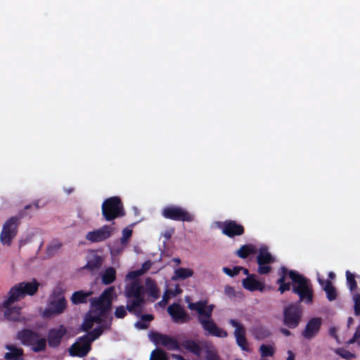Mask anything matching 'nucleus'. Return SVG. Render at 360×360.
<instances>
[{"label":"nucleus","mask_w":360,"mask_h":360,"mask_svg":"<svg viewBox=\"0 0 360 360\" xmlns=\"http://www.w3.org/2000/svg\"><path fill=\"white\" fill-rule=\"evenodd\" d=\"M116 297L115 289L110 287L104 290L98 298L91 300V309L86 314L83 323L84 330L91 329L94 324L99 325L92 332L79 338L70 348L72 356L83 357L91 349V343L98 338L102 333L103 329L100 324L105 316L106 312L110 309L112 299Z\"/></svg>","instance_id":"nucleus-1"},{"label":"nucleus","mask_w":360,"mask_h":360,"mask_svg":"<svg viewBox=\"0 0 360 360\" xmlns=\"http://www.w3.org/2000/svg\"><path fill=\"white\" fill-rule=\"evenodd\" d=\"M39 283L36 280L21 282L12 287L8 292V297L0 309H4V314L6 319L13 321H23L25 317L20 313V308L11 307L17 301L20 300L26 295H33L38 290Z\"/></svg>","instance_id":"nucleus-2"},{"label":"nucleus","mask_w":360,"mask_h":360,"mask_svg":"<svg viewBox=\"0 0 360 360\" xmlns=\"http://www.w3.org/2000/svg\"><path fill=\"white\" fill-rule=\"evenodd\" d=\"M185 300L188 303V308L197 313L198 320L207 334L218 338L227 337V332L219 328L212 319V311L214 309V304H208L206 300H200L194 303L190 302L188 297H186Z\"/></svg>","instance_id":"nucleus-3"},{"label":"nucleus","mask_w":360,"mask_h":360,"mask_svg":"<svg viewBox=\"0 0 360 360\" xmlns=\"http://www.w3.org/2000/svg\"><path fill=\"white\" fill-rule=\"evenodd\" d=\"M288 276L292 281L293 291L299 295L300 300L307 303L311 302L312 292L308 281L301 275L294 271L288 272L284 268L282 269V276L278 281V283L280 284L278 290L281 292L283 293L290 288V283L286 282Z\"/></svg>","instance_id":"nucleus-4"},{"label":"nucleus","mask_w":360,"mask_h":360,"mask_svg":"<svg viewBox=\"0 0 360 360\" xmlns=\"http://www.w3.org/2000/svg\"><path fill=\"white\" fill-rule=\"evenodd\" d=\"M141 275V272L137 270L129 272L126 276L127 281H131L125 289L127 309L129 312L135 314L139 312V309L144 302L143 286L137 279Z\"/></svg>","instance_id":"nucleus-5"},{"label":"nucleus","mask_w":360,"mask_h":360,"mask_svg":"<svg viewBox=\"0 0 360 360\" xmlns=\"http://www.w3.org/2000/svg\"><path fill=\"white\" fill-rule=\"evenodd\" d=\"M101 213L106 221L124 217L126 211L121 198L115 195L105 199L101 205Z\"/></svg>","instance_id":"nucleus-6"},{"label":"nucleus","mask_w":360,"mask_h":360,"mask_svg":"<svg viewBox=\"0 0 360 360\" xmlns=\"http://www.w3.org/2000/svg\"><path fill=\"white\" fill-rule=\"evenodd\" d=\"M17 339L34 352H44L46 348V338L39 332L27 329L22 330L18 333Z\"/></svg>","instance_id":"nucleus-7"},{"label":"nucleus","mask_w":360,"mask_h":360,"mask_svg":"<svg viewBox=\"0 0 360 360\" xmlns=\"http://www.w3.org/2000/svg\"><path fill=\"white\" fill-rule=\"evenodd\" d=\"M162 215L165 219L183 222H192L195 220V217L193 212L186 208L174 205L163 207Z\"/></svg>","instance_id":"nucleus-8"},{"label":"nucleus","mask_w":360,"mask_h":360,"mask_svg":"<svg viewBox=\"0 0 360 360\" xmlns=\"http://www.w3.org/2000/svg\"><path fill=\"white\" fill-rule=\"evenodd\" d=\"M66 307V301L63 295L60 294L51 296L46 309L43 311L44 317H51L61 314Z\"/></svg>","instance_id":"nucleus-9"},{"label":"nucleus","mask_w":360,"mask_h":360,"mask_svg":"<svg viewBox=\"0 0 360 360\" xmlns=\"http://www.w3.org/2000/svg\"><path fill=\"white\" fill-rule=\"evenodd\" d=\"M257 262L258 264V273L266 274L270 272V264L275 261L274 257L269 252L267 247L261 245L257 248Z\"/></svg>","instance_id":"nucleus-10"},{"label":"nucleus","mask_w":360,"mask_h":360,"mask_svg":"<svg viewBox=\"0 0 360 360\" xmlns=\"http://www.w3.org/2000/svg\"><path fill=\"white\" fill-rule=\"evenodd\" d=\"M302 309L298 304H290L283 311L284 323L288 327L296 328L302 318Z\"/></svg>","instance_id":"nucleus-11"},{"label":"nucleus","mask_w":360,"mask_h":360,"mask_svg":"<svg viewBox=\"0 0 360 360\" xmlns=\"http://www.w3.org/2000/svg\"><path fill=\"white\" fill-rule=\"evenodd\" d=\"M230 325L234 328L233 335L236 338L237 345L245 352H250L249 344L246 339V330L245 326L236 319L229 320Z\"/></svg>","instance_id":"nucleus-12"},{"label":"nucleus","mask_w":360,"mask_h":360,"mask_svg":"<svg viewBox=\"0 0 360 360\" xmlns=\"http://www.w3.org/2000/svg\"><path fill=\"white\" fill-rule=\"evenodd\" d=\"M150 340L156 345H162L169 350L179 349V344L174 338L159 333L149 334Z\"/></svg>","instance_id":"nucleus-13"},{"label":"nucleus","mask_w":360,"mask_h":360,"mask_svg":"<svg viewBox=\"0 0 360 360\" xmlns=\"http://www.w3.org/2000/svg\"><path fill=\"white\" fill-rule=\"evenodd\" d=\"M321 324L322 319L321 318L315 317L311 319L306 324L305 328L302 332L304 338L307 340L314 338L318 334Z\"/></svg>","instance_id":"nucleus-14"},{"label":"nucleus","mask_w":360,"mask_h":360,"mask_svg":"<svg viewBox=\"0 0 360 360\" xmlns=\"http://www.w3.org/2000/svg\"><path fill=\"white\" fill-rule=\"evenodd\" d=\"M112 231L113 230L111 226H102L92 232L88 233L86 238L91 242H100L110 237Z\"/></svg>","instance_id":"nucleus-15"},{"label":"nucleus","mask_w":360,"mask_h":360,"mask_svg":"<svg viewBox=\"0 0 360 360\" xmlns=\"http://www.w3.org/2000/svg\"><path fill=\"white\" fill-rule=\"evenodd\" d=\"M167 311L176 322H186L190 319V316L187 314L184 309L178 304H174L169 306Z\"/></svg>","instance_id":"nucleus-16"},{"label":"nucleus","mask_w":360,"mask_h":360,"mask_svg":"<svg viewBox=\"0 0 360 360\" xmlns=\"http://www.w3.org/2000/svg\"><path fill=\"white\" fill-rule=\"evenodd\" d=\"M66 330L63 326L53 328L49 330L48 334L49 345L51 347H56L59 345L62 337L65 334Z\"/></svg>","instance_id":"nucleus-17"},{"label":"nucleus","mask_w":360,"mask_h":360,"mask_svg":"<svg viewBox=\"0 0 360 360\" xmlns=\"http://www.w3.org/2000/svg\"><path fill=\"white\" fill-rule=\"evenodd\" d=\"M16 233L17 229L15 226H3L0 236L1 242L3 245H10Z\"/></svg>","instance_id":"nucleus-18"},{"label":"nucleus","mask_w":360,"mask_h":360,"mask_svg":"<svg viewBox=\"0 0 360 360\" xmlns=\"http://www.w3.org/2000/svg\"><path fill=\"white\" fill-rule=\"evenodd\" d=\"M318 281L323 289L326 293L327 298L329 301L335 300L337 297V291L335 287L330 281H325L323 278L318 274Z\"/></svg>","instance_id":"nucleus-19"},{"label":"nucleus","mask_w":360,"mask_h":360,"mask_svg":"<svg viewBox=\"0 0 360 360\" xmlns=\"http://www.w3.org/2000/svg\"><path fill=\"white\" fill-rule=\"evenodd\" d=\"M32 209V205H27L25 206L23 210H21L18 214L9 218L4 225H18L20 223V220L25 218H30V214L27 212Z\"/></svg>","instance_id":"nucleus-20"},{"label":"nucleus","mask_w":360,"mask_h":360,"mask_svg":"<svg viewBox=\"0 0 360 360\" xmlns=\"http://www.w3.org/2000/svg\"><path fill=\"white\" fill-rule=\"evenodd\" d=\"M243 287L250 291L259 290L262 291L264 288V285L262 282L258 281L253 275L248 276L243 281Z\"/></svg>","instance_id":"nucleus-21"},{"label":"nucleus","mask_w":360,"mask_h":360,"mask_svg":"<svg viewBox=\"0 0 360 360\" xmlns=\"http://www.w3.org/2000/svg\"><path fill=\"white\" fill-rule=\"evenodd\" d=\"M103 259L96 252L90 251L88 255L87 263L84 268L90 270L98 269L102 264Z\"/></svg>","instance_id":"nucleus-22"},{"label":"nucleus","mask_w":360,"mask_h":360,"mask_svg":"<svg viewBox=\"0 0 360 360\" xmlns=\"http://www.w3.org/2000/svg\"><path fill=\"white\" fill-rule=\"evenodd\" d=\"M181 292L182 290L179 285H175L174 288L166 290L162 300L158 303V304L161 307H165L172 297L176 296L181 293Z\"/></svg>","instance_id":"nucleus-23"},{"label":"nucleus","mask_w":360,"mask_h":360,"mask_svg":"<svg viewBox=\"0 0 360 360\" xmlns=\"http://www.w3.org/2000/svg\"><path fill=\"white\" fill-rule=\"evenodd\" d=\"M257 248L252 244H247L242 245L236 252V255L242 259L248 257L252 254L256 253Z\"/></svg>","instance_id":"nucleus-24"},{"label":"nucleus","mask_w":360,"mask_h":360,"mask_svg":"<svg viewBox=\"0 0 360 360\" xmlns=\"http://www.w3.org/2000/svg\"><path fill=\"white\" fill-rule=\"evenodd\" d=\"M6 349L9 351L4 355L6 360H18L23 354V351L20 348H17L13 345L6 346Z\"/></svg>","instance_id":"nucleus-25"},{"label":"nucleus","mask_w":360,"mask_h":360,"mask_svg":"<svg viewBox=\"0 0 360 360\" xmlns=\"http://www.w3.org/2000/svg\"><path fill=\"white\" fill-rule=\"evenodd\" d=\"M146 292L148 296L153 297V299H157L159 297L160 291L155 283L150 278H147L146 280Z\"/></svg>","instance_id":"nucleus-26"},{"label":"nucleus","mask_w":360,"mask_h":360,"mask_svg":"<svg viewBox=\"0 0 360 360\" xmlns=\"http://www.w3.org/2000/svg\"><path fill=\"white\" fill-rule=\"evenodd\" d=\"M182 346L184 349L197 355L198 356H200L202 349L200 345L196 342L191 340H185L182 342Z\"/></svg>","instance_id":"nucleus-27"},{"label":"nucleus","mask_w":360,"mask_h":360,"mask_svg":"<svg viewBox=\"0 0 360 360\" xmlns=\"http://www.w3.org/2000/svg\"><path fill=\"white\" fill-rule=\"evenodd\" d=\"M221 232L229 237H234L240 236L243 233V226H220Z\"/></svg>","instance_id":"nucleus-28"},{"label":"nucleus","mask_w":360,"mask_h":360,"mask_svg":"<svg viewBox=\"0 0 360 360\" xmlns=\"http://www.w3.org/2000/svg\"><path fill=\"white\" fill-rule=\"evenodd\" d=\"M92 295V292H84L82 290L75 292L71 297L72 302L77 304L86 302L88 297Z\"/></svg>","instance_id":"nucleus-29"},{"label":"nucleus","mask_w":360,"mask_h":360,"mask_svg":"<svg viewBox=\"0 0 360 360\" xmlns=\"http://www.w3.org/2000/svg\"><path fill=\"white\" fill-rule=\"evenodd\" d=\"M193 271L189 268H179L174 271V280L186 279L193 276Z\"/></svg>","instance_id":"nucleus-30"},{"label":"nucleus","mask_w":360,"mask_h":360,"mask_svg":"<svg viewBox=\"0 0 360 360\" xmlns=\"http://www.w3.org/2000/svg\"><path fill=\"white\" fill-rule=\"evenodd\" d=\"M116 278V271L112 267H109L105 270L102 274V281L104 284L112 283Z\"/></svg>","instance_id":"nucleus-31"},{"label":"nucleus","mask_w":360,"mask_h":360,"mask_svg":"<svg viewBox=\"0 0 360 360\" xmlns=\"http://www.w3.org/2000/svg\"><path fill=\"white\" fill-rule=\"evenodd\" d=\"M49 202V200L47 198H41L37 200H34L32 203V209L30 210L27 212V214H30V217L32 216V213L34 210H38L40 208H43Z\"/></svg>","instance_id":"nucleus-32"},{"label":"nucleus","mask_w":360,"mask_h":360,"mask_svg":"<svg viewBox=\"0 0 360 360\" xmlns=\"http://www.w3.org/2000/svg\"><path fill=\"white\" fill-rule=\"evenodd\" d=\"M61 246V243L58 240L51 242L46 250L48 255L51 257L57 254L60 251Z\"/></svg>","instance_id":"nucleus-33"},{"label":"nucleus","mask_w":360,"mask_h":360,"mask_svg":"<svg viewBox=\"0 0 360 360\" xmlns=\"http://www.w3.org/2000/svg\"><path fill=\"white\" fill-rule=\"evenodd\" d=\"M149 360H168L167 354L160 349L152 351Z\"/></svg>","instance_id":"nucleus-34"},{"label":"nucleus","mask_w":360,"mask_h":360,"mask_svg":"<svg viewBox=\"0 0 360 360\" xmlns=\"http://www.w3.org/2000/svg\"><path fill=\"white\" fill-rule=\"evenodd\" d=\"M259 352L262 357L271 356L274 353V348L272 345H262L259 347Z\"/></svg>","instance_id":"nucleus-35"},{"label":"nucleus","mask_w":360,"mask_h":360,"mask_svg":"<svg viewBox=\"0 0 360 360\" xmlns=\"http://www.w3.org/2000/svg\"><path fill=\"white\" fill-rule=\"evenodd\" d=\"M347 285L351 292L356 288V282L354 279V275L349 271H346Z\"/></svg>","instance_id":"nucleus-36"},{"label":"nucleus","mask_w":360,"mask_h":360,"mask_svg":"<svg viewBox=\"0 0 360 360\" xmlns=\"http://www.w3.org/2000/svg\"><path fill=\"white\" fill-rule=\"evenodd\" d=\"M133 214H134V221L129 225H136L137 224L142 221L144 219L141 217L140 210L136 206L132 207L131 208Z\"/></svg>","instance_id":"nucleus-37"},{"label":"nucleus","mask_w":360,"mask_h":360,"mask_svg":"<svg viewBox=\"0 0 360 360\" xmlns=\"http://www.w3.org/2000/svg\"><path fill=\"white\" fill-rule=\"evenodd\" d=\"M205 358L206 360H220L216 350L210 346L207 347Z\"/></svg>","instance_id":"nucleus-38"},{"label":"nucleus","mask_w":360,"mask_h":360,"mask_svg":"<svg viewBox=\"0 0 360 360\" xmlns=\"http://www.w3.org/2000/svg\"><path fill=\"white\" fill-rule=\"evenodd\" d=\"M132 233V229L127 226L122 230V237L121 238V243L123 245H125L128 241V239L131 237Z\"/></svg>","instance_id":"nucleus-39"},{"label":"nucleus","mask_w":360,"mask_h":360,"mask_svg":"<svg viewBox=\"0 0 360 360\" xmlns=\"http://www.w3.org/2000/svg\"><path fill=\"white\" fill-rule=\"evenodd\" d=\"M352 298L354 302L355 314L360 315V294L354 293L352 295Z\"/></svg>","instance_id":"nucleus-40"},{"label":"nucleus","mask_w":360,"mask_h":360,"mask_svg":"<svg viewBox=\"0 0 360 360\" xmlns=\"http://www.w3.org/2000/svg\"><path fill=\"white\" fill-rule=\"evenodd\" d=\"M241 267H234L233 269H229L228 267L223 268V272L225 273L226 275L230 276H234L237 274H238L240 271Z\"/></svg>","instance_id":"nucleus-41"},{"label":"nucleus","mask_w":360,"mask_h":360,"mask_svg":"<svg viewBox=\"0 0 360 360\" xmlns=\"http://www.w3.org/2000/svg\"><path fill=\"white\" fill-rule=\"evenodd\" d=\"M337 353L342 358L347 360H352L355 357L354 354L345 349H338L337 350Z\"/></svg>","instance_id":"nucleus-42"},{"label":"nucleus","mask_w":360,"mask_h":360,"mask_svg":"<svg viewBox=\"0 0 360 360\" xmlns=\"http://www.w3.org/2000/svg\"><path fill=\"white\" fill-rule=\"evenodd\" d=\"M127 314V311L123 306H120L116 308L115 315L118 319L124 318Z\"/></svg>","instance_id":"nucleus-43"},{"label":"nucleus","mask_w":360,"mask_h":360,"mask_svg":"<svg viewBox=\"0 0 360 360\" xmlns=\"http://www.w3.org/2000/svg\"><path fill=\"white\" fill-rule=\"evenodd\" d=\"M354 342H356L358 345H360V324L354 337L347 342L348 344H352Z\"/></svg>","instance_id":"nucleus-44"},{"label":"nucleus","mask_w":360,"mask_h":360,"mask_svg":"<svg viewBox=\"0 0 360 360\" xmlns=\"http://www.w3.org/2000/svg\"><path fill=\"white\" fill-rule=\"evenodd\" d=\"M225 294L230 298L235 297L236 292L234 289L231 286H226L224 288Z\"/></svg>","instance_id":"nucleus-45"},{"label":"nucleus","mask_w":360,"mask_h":360,"mask_svg":"<svg viewBox=\"0 0 360 360\" xmlns=\"http://www.w3.org/2000/svg\"><path fill=\"white\" fill-rule=\"evenodd\" d=\"M151 266V262L150 261H146L144 262L142 265V267L141 269H139V272H141V274L143 275L144 273H146Z\"/></svg>","instance_id":"nucleus-46"},{"label":"nucleus","mask_w":360,"mask_h":360,"mask_svg":"<svg viewBox=\"0 0 360 360\" xmlns=\"http://www.w3.org/2000/svg\"><path fill=\"white\" fill-rule=\"evenodd\" d=\"M214 224H215V225H229V226H231V225H238L236 223V221H233V220H226L224 222L216 221Z\"/></svg>","instance_id":"nucleus-47"},{"label":"nucleus","mask_w":360,"mask_h":360,"mask_svg":"<svg viewBox=\"0 0 360 360\" xmlns=\"http://www.w3.org/2000/svg\"><path fill=\"white\" fill-rule=\"evenodd\" d=\"M135 327L138 329H146L148 328V323L145 321H137L135 323Z\"/></svg>","instance_id":"nucleus-48"},{"label":"nucleus","mask_w":360,"mask_h":360,"mask_svg":"<svg viewBox=\"0 0 360 360\" xmlns=\"http://www.w3.org/2000/svg\"><path fill=\"white\" fill-rule=\"evenodd\" d=\"M122 250H123V248H122L120 249H116L115 248H112L110 250V252L112 256H115V255H118L120 252H122Z\"/></svg>","instance_id":"nucleus-49"},{"label":"nucleus","mask_w":360,"mask_h":360,"mask_svg":"<svg viewBox=\"0 0 360 360\" xmlns=\"http://www.w3.org/2000/svg\"><path fill=\"white\" fill-rule=\"evenodd\" d=\"M337 329L335 328H331L330 329V334L333 336L338 342H340V340H338V338L336 335Z\"/></svg>","instance_id":"nucleus-50"},{"label":"nucleus","mask_w":360,"mask_h":360,"mask_svg":"<svg viewBox=\"0 0 360 360\" xmlns=\"http://www.w3.org/2000/svg\"><path fill=\"white\" fill-rule=\"evenodd\" d=\"M172 358L175 360H184L185 359L179 354H173Z\"/></svg>","instance_id":"nucleus-51"},{"label":"nucleus","mask_w":360,"mask_h":360,"mask_svg":"<svg viewBox=\"0 0 360 360\" xmlns=\"http://www.w3.org/2000/svg\"><path fill=\"white\" fill-rule=\"evenodd\" d=\"M287 360H295V355L291 351H288V356Z\"/></svg>","instance_id":"nucleus-52"},{"label":"nucleus","mask_w":360,"mask_h":360,"mask_svg":"<svg viewBox=\"0 0 360 360\" xmlns=\"http://www.w3.org/2000/svg\"><path fill=\"white\" fill-rule=\"evenodd\" d=\"M153 319L152 315H146L143 316V320L146 321H150Z\"/></svg>","instance_id":"nucleus-53"},{"label":"nucleus","mask_w":360,"mask_h":360,"mask_svg":"<svg viewBox=\"0 0 360 360\" xmlns=\"http://www.w3.org/2000/svg\"><path fill=\"white\" fill-rule=\"evenodd\" d=\"M281 332L286 336H288L290 335V330H287V329H282L281 330Z\"/></svg>","instance_id":"nucleus-54"},{"label":"nucleus","mask_w":360,"mask_h":360,"mask_svg":"<svg viewBox=\"0 0 360 360\" xmlns=\"http://www.w3.org/2000/svg\"><path fill=\"white\" fill-rule=\"evenodd\" d=\"M65 191L68 194H70L72 192L74 191V188H70L69 189H65Z\"/></svg>","instance_id":"nucleus-55"},{"label":"nucleus","mask_w":360,"mask_h":360,"mask_svg":"<svg viewBox=\"0 0 360 360\" xmlns=\"http://www.w3.org/2000/svg\"><path fill=\"white\" fill-rule=\"evenodd\" d=\"M352 323H353V319H352V318L349 317V318L348 319V321H347V324H348V326H349V325H350V324H352Z\"/></svg>","instance_id":"nucleus-56"},{"label":"nucleus","mask_w":360,"mask_h":360,"mask_svg":"<svg viewBox=\"0 0 360 360\" xmlns=\"http://www.w3.org/2000/svg\"><path fill=\"white\" fill-rule=\"evenodd\" d=\"M328 276L331 279H333L335 278V274L333 272H330Z\"/></svg>","instance_id":"nucleus-57"},{"label":"nucleus","mask_w":360,"mask_h":360,"mask_svg":"<svg viewBox=\"0 0 360 360\" xmlns=\"http://www.w3.org/2000/svg\"><path fill=\"white\" fill-rule=\"evenodd\" d=\"M240 271H243L244 274H248V271L246 269H243V268L241 267Z\"/></svg>","instance_id":"nucleus-58"},{"label":"nucleus","mask_w":360,"mask_h":360,"mask_svg":"<svg viewBox=\"0 0 360 360\" xmlns=\"http://www.w3.org/2000/svg\"><path fill=\"white\" fill-rule=\"evenodd\" d=\"M174 262L177 264H179L181 262V260L179 258H175V259H174Z\"/></svg>","instance_id":"nucleus-59"},{"label":"nucleus","mask_w":360,"mask_h":360,"mask_svg":"<svg viewBox=\"0 0 360 360\" xmlns=\"http://www.w3.org/2000/svg\"><path fill=\"white\" fill-rule=\"evenodd\" d=\"M165 236L167 239H169L170 238V234L169 233H165Z\"/></svg>","instance_id":"nucleus-60"},{"label":"nucleus","mask_w":360,"mask_h":360,"mask_svg":"<svg viewBox=\"0 0 360 360\" xmlns=\"http://www.w3.org/2000/svg\"><path fill=\"white\" fill-rule=\"evenodd\" d=\"M255 336H256V338H263V337H262V336H259V335L258 334H257V333L255 334Z\"/></svg>","instance_id":"nucleus-61"},{"label":"nucleus","mask_w":360,"mask_h":360,"mask_svg":"<svg viewBox=\"0 0 360 360\" xmlns=\"http://www.w3.org/2000/svg\"><path fill=\"white\" fill-rule=\"evenodd\" d=\"M3 310V309H0V311Z\"/></svg>","instance_id":"nucleus-62"}]
</instances>
